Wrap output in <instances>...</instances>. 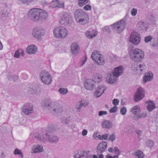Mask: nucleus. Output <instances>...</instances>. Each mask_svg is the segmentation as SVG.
<instances>
[{
	"mask_svg": "<svg viewBox=\"0 0 158 158\" xmlns=\"http://www.w3.org/2000/svg\"><path fill=\"white\" fill-rule=\"evenodd\" d=\"M40 77L42 82L46 85H49L52 81V78L50 74L46 71L43 70L41 72Z\"/></svg>",
	"mask_w": 158,
	"mask_h": 158,
	"instance_id": "7",
	"label": "nucleus"
},
{
	"mask_svg": "<svg viewBox=\"0 0 158 158\" xmlns=\"http://www.w3.org/2000/svg\"><path fill=\"white\" fill-rule=\"evenodd\" d=\"M140 40V38L139 35L136 32H132L129 38L130 42L135 45H137L139 44Z\"/></svg>",
	"mask_w": 158,
	"mask_h": 158,
	"instance_id": "10",
	"label": "nucleus"
},
{
	"mask_svg": "<svg viewBox=\"0 0 158 158\" xmlns=\"http://www.w3.org/2000/svg\"><path fill=\"white\" fill-rule=\"evenodd\" d=\"M53 33L55 38L58 39H64L68 35V30L65 27H58L55 28L53 30Z\"/></svg>",
	"mask_w": 158,
	"mask_h": 158,
	"instance_id": "3",
	"label": "nucleus"
},
{
	"mask_svg": "<svg viewBox=\"0 0 158 158\" xmlns=\"http://www.w3.org/2000/svg\"><path fill=\"white\" fill-rule=\"evenodd\" d=\"M37 49L36 46L33 44H31L27 47V52L29 54H34L36 52Z\"/></svg>",
	"mask_w": 158,
	"mask_h": 158,
	"instance_id": "26",
	"label": "nucleus"
},
{
	"mask_svg": "<svg viewBox=\"0 0 158 158\" xmlns=\"http://www.w3.org/2000/svg\"><path fill=\"white\" fill-rule=\"evenodd\" d=\"M97 35V32L94 30L87 31L85 33L86 36L89 38H92Z\"/></svg>",
	"mask_w": 158,
	"mask_h": 158,
	"instance_id": "27",
	"label": "nucleus"
},
{
	"mask_svg": "<svg viewBox=\"0 0 158 158\" xmlns=\"http://www.w3.org/2000/svg\"><path fill=\"white\" fill-rule=\"evenodd\" d=\"M137 26L139 29L143 31H146L148 29L149 27L148 24L147 23L142 20L138 22Z\"/></svg>",
	"mask_w": 158,
	"mask_h": 158,
	"instance_id": "20",
	"label": "nucleus"
},
{
	"mask_svg": "<svg viewBox=\"0 0 158 158\" xmlns=\"http://www.w3.org/2000/svg\"><path fill=\"white\" fill-rule=\"evenodd\" d=\"M127 109L125 107H123L120 110V113L122 115H124L126 114Z\"/></svg>",
	"mask_w": 158,
	"mask_h": 158,
	"instance_id": "44",
	"label": "nucleus"
},
{
	"mask_svg": "<svg viewBox=\"0 0 158 158\" xmlns=\"http://www.w3.org/2000/svg\"><path fill=\"white\" fill-rule=\"evenodd\" d=\"M118 77L115 76L112 73L110 74L107 77V81L110 84H113L115 83Z\"/></svg>",
	"mask_w": 158,
	"mask_h": 158,
	"instance_id": "22",
	"label": "nucleus"
},
{
	"mask_svg": "<svg viewBox=\"0 0 158 158\" xmlns=\"http://www.w3.org/2000/svg\"><path fill=\"white\" fill-rule=\"evenodd\" d=\"M148 146L150 148H151L154 145V143L151 140H149L147 141Z\"/></svg>",
	"mask_w": 158,
	"mask_h": 158,
	"instance_id": "52",
	"label": "nucleus"
},
{
	"mask_svg": "<svg viewBox=\"0 0 158 158\" xmlns=\"http://www.w3.org/2000/svg\"><path fill=\"white\" fill-rule=\"evenodd\" d=\"M71 52L74 55H77L79 52V47L78 45L76 43H73L71 46Z\"/></svg>",
	"mask_w": 158,
	"mask_h": 158,
	"instance_id": "23",
	"label": "nucleus"
},
{
	"mask_svg": "<svg viewBox=\"0 0 158 158\" xmlns=\"http://www.w3.org/2000/svg\"><path fill=\"white\" fill-rule=\"evenodd\" d=\"M79 102L80 103L82 107H84L87 106L89 104V102L86 101L81 100V101Z\"/></svg>",
	"mask_w": 158,
	"mask_h": 158,
	"instance_id": "45",
	"label": "nucleus"
},
{
	"mask_svg": "<svg viewBox=\"0 0 158 158\" xmlns=\"http://www.w3.org/2000/svg\"><path fill=\"white\" fill-rule=\"evenodd\" d=\"M60 93L62 95H64L68 92V90L66 89L60 88L59 90Z\"/></svg>",
	"mask_w": 158,
	"mask_h": 158,
	"instance_id": "42",
	"label": "nucleus"
},
{
	"mask_svg": "<svg viewBox=\"0 0 158 158\" xmlns=\"http://www.w3.org/2000/svg\"><path fill=\"white\" fill-rule=\"evenodd\" d=\"M40 9L33 8L31 9L29 11V15L31 19L33 21L40 19Z\"/></svg>",
	"mask_w": 158,
	"mask_h": 158,
	"instance_id": "9",
	"label": "nucleus"
},
{
	"mask_svg": "<svg viewBox=\"0 0 158 158\" xmlns=\"http://www.w3.org/2000/svg\"><path fill=\"white\" fill-rule=\"evenodd\" d=\"M20 55L23 56L24 55V51L21 49H19L15 51L14 56L15 57L18 58L20 57Z\"/></svg>",
	"mask_w": 158,
	"mask_h": 158,
	"instance_id": "33",
	"label": "nucleus"
},
{
	"mask_svg": "<svg viewBox=\"0 0 158 158\" xmlns=\"http://www.w3.org/2000/svg\"><path fill=\"white\" fill-rule=\"evenodd\" d=\"M57 7L58 8H63L64 7V2L60 3V2L58 0V2L57 3Z\"/></svg>",
	"mask_w": 158,
	"mask_h": 158,
	"instance_id": "55",
	"label": "nucleus"
},
{
	"mask_svg": "<svg viewBox=\"0 0 158 158\" xmlns=\"http://www.w3.org/2000/svg\"><path fill=\"white\" fill-rule=\"evenodd\" d=\"M147 110L149 112H151L156 108L155 102L153 101H149L147 102Z\"/></svg>",
	"mask_w": 158,
	"mask_h": 158,
	"instance_id": "28",
	"label": "nucleus"
},
{
	"mask_svg": "<svg viewBox=\"0 0 158 158\" xmlns=\"http://www.w3.org/2000/svg\"><path fill=\"white\" fill-rule=\"evenodd\" d=\"M137 13V9L134 8L131 11V14L133 16H135L136 15Z\"/></svg>",
	"mask_w": 158,
	"mask_h": 158,
	"instance_id": "54",
	"label": "nucleus"
},
{
	"mask_svg": "<svg viewBox=\"0 0 158 158\" xmlns=\"http://www.w3.org/2000/svg\"><path fill=\"white\" fill-rule=\"evenodd\" d=\"M144 90L143 88H138L135 95V101L137 102L142 99L144 97Z\"/></svg>",
	"mask_w": 158,
	"mask_h": 158,
	"instance_id": "12",
	"label": "nucleus"
},
{
	"mask_svg": "<svg viewBox=\"0 0 158 158\" xmlns=\"http://www.w3.org/2000/svg\"><path fill=\"white\" fill-rule=\"evenodd\" d=\"M102 127L106 129H110L113 126L112 123L109 120H106L102 124Z\"/></svg>",
	"mask_w": 158,
	"mask_h": 158,
	"instance_id": "30",
	"label": "nucleus"
},
{
	"mask_svg": "<svg viewBox=\"0 0 158 158\" xmlns=\"http://www.w3.org/2000/svg\"><path fill=\"white\" fill-rule=\"evenodd\" d=\"M86 61V59L85 58L82 59L80 62L78 63V65L80 66H83L85 63Z\"/></svg>",
	"mask_w": 158,
	"mask_h": 158,
	"instance_id": "56",
	"label": "nucleus"
},
{
	"mask_svg": "<svg viewBox=\"0 0 158 158\" xmlns=\"http://www.w3.org/2000/svg\"><path fill=\"white\" fill-rule=\"evenodd\" d=\"M87 132H88L86 130V129L83 130L82 132V135L84 136L86 135L87 134Z\"/></svg>",
	"mask_w": 158,
	"mask_h": 158,
	"instance_id": "63",
	"label": "nucleus"
},
{
	"mask_svg": "<svg viewBox=\"0 0 158 158\" xmlns=\"http://www.w3.org/2000/svg\"><path fill=\"white\" fill-rule=\"evenodd\" d=\"M126 23L124 20L122 19L114 23L111 26L113 27V29L118 33H121L125 28Z\"/></svg>",
	"mask_w": 158,
	"mask_h": 158,
	"instance_id": "6",
	"label": "nucleus"
},
{
	"mask_svg": "<svg viewBox=\"0 0 158 158\" xmlns=\"http://www.w3.org/2000/svg\"><path fill=\"white\" fill-rule=\"evenodd\" d=\"M74 14L76 21L80 24L84 25L88 23L89 19L88 15L82 10L77 9L75 11Z\"/></svg>",
	"mask_w": 158,
	"mask_h": 158,
	"instance_id": "2",
	"label": "nucleus"
},
{
	"mask_svg": "<svg viewBox=\"0 0 158 158\" xmlns=\"http://www.w3.org/2000/svg\"><path fill=\"white\" fill-rule=\"evenodd\" d=\"M84 86L86 89L93 90L95 87L94 81L91 79L86 80L84 82Z\"/></svg>",
	"mask_w": 158,
	"mask_h": 158,
	"instance_id": "13",
	"label": "nucleus"
},
{
	"mask_svg": "<svg viewBox=\"0 0 158 158\" xmlns=\"http://www.w3.org/2000/svg\"><path fill=\"white\" fill-rule=\"evenodd\" d=\"M10 14V11L7 9H5L1 11L0 15L1 18H6L9 16Z\"/></svg>",
	"mask_w": 158,
	"mask_h": 158,
	"instance_id": "32",
	"label": "nucleus"
},
{
	"mask_svg": "<svg viewBox=\"0 0 158 158\" xmlns=\"http://www.w3.org/2000/svg\"><path fill=\"white\" fill-rule=\"evenodd\" d=\"M48 129L51 132H53L56 130L57 127L54 124H51L48 126Z\"/></svg>",
	"mask_w": 158,
	"mask_h": 158,
	"instance_id": "39",
	"label": "nucleus"
},
{
	"mask_svg": "<svg viewBox=\"0 0 158 158\" xmlns=\"http://www.w3.org/2000/svg\"><path fill=\"white\" fill-rule=\"evenodd\" d=\"M91 57L93 60L97 64L103 65L105 64V60L103 56L99 52L95 51L93 52L92 54Z\"/></svg>",
	"mask_w": 158,
	"mask_h": 158,
	"instance_id": "5",
	"label": "nucleus"
},
{
	"mask_svg": "<svg viewBox=\"0 0 158 158\" xmlns=\"http://www.w3.org/2000/svg\"><path fill=\"white\" fill-rule=\"evenodd\" d=\"M83 9L85 10H89L91 9V6L90 5L87 4L83 7Z\"/></svg>",
	"mask_w": 158,
	"mask_h": 158,
	"instance_id": "57",
	"label": "nucleus"
},
{
	"mask_svg": "<svg viewBox=\"0 0 158 158\" xmlns=\"http://www.w3.org/2000/svg\"><path fill=\"white\" fill-rule=\"evenodd\" d=\"M118 107L117 106H115L111 108L109 112L110 113H114L116 112L117 110Z\"/></svg>",
	"mask_w": 158,
	"mask_h": 158,
	"instance_id": "51",
	"label": "nucleus"
},
{
	"mask_svg": "<svg viewBox=\"0 0 158 158\" xmlns=\"http://www.w3.org/2000/svg\"><path fill=\"white\" fill-rule=\"evenodd\" d=\"M31 136L33 139H36L41 142L44 143L46 141H48L51 143H57L59 140V138L57 136L51 135L47 133L43 136H41L37 133H31Z\"/></svg>",
	"mask_w": 158,
	"mask_h": 158,
	"instance_id": "1",
	"label": "nucleus"
},
{
	"mask_svg": "<svg viewBox=\"0 0 158 158\" xmlns=\"http://www.w3.org/2000/svg\"><path fill=\"white\" fill-rule=\"evenodd\" d=\"M152 39V37L149 35L145 37L144 38V41L146 43H148Z\"/></svg>",
	"mask_w": 158,
	"mask_h": 158,
	"instance_id": "47",
	"label": "nucleus"
},
{
	"mask_svg": "<svg viewBox=\"0 0 158 158\" xmlns=\"http://www.w3.org/2000/svg\"><path fill=\"white\" fill-rule=\"evenodd\" d=\"M53 102L50 100L45 99L42 101L41 103L42 106L43 107L47 108L49 110V108Z\"/></svg>",
	"mask_w": 158,
	"mask_h": 158,
	"instance_id": "25",
	"label": "nucleus"
},
{
	"mask_svg": "<svg viewBox=\"0 0 158 158\" xmlns=\"http://www.w3.org/2000/svg\"><path fill=\"white\" fill-rule=\"evenodd\" d=\"M109 140H111L112 142L113 141L115 140L116 137L114 134H112L109 135Z\"/></svg>",
	"mask_w": 158,
	"mask_h": 158,
	"instance_id": "50",
	"label": "nucleus"
},
{
	"mask_svg": "<svg viewBox=\"0 0 158 158\" xmlns=\"http://www.w3.org/2000/svg\"><path fill=\"white\" fill-rule=\"evenodd\" d=\"M139 68V65L136 66V69L135 72L138 74H141L142 73V72L140 71V69Z\"/></svg>",
	"mask_w": 158,
	"mask_h": 158,
	"instance_id": "61",
	"label": "nucleus"
},
{
	"mask_svg": "<svg viewBox=\"0 0 158 158\" xmlns=\"http://www.w3.org/2000/svg\"><path fill=\"white\" fill-rule=\"evenodd\" d=\"M22 110L25 114H29L33 111V106L31 103L25 104L22 109Z\"/></svg>",
	"mask_w": 158,
	"mask_h": 158,
	"instance_id": "14",
	"label": "nucleus"
},
{
	"mask_svg": "<svg viewBox=\"0 0 158 158\" xmlns=\"http://www.w3.org/2000/svg\"><path fill=\"white\" fill-rule=\"evenodd\" d=\"M135 155L137 156V158H144V155L141 151L138 150L135 153Z\"/></svg>",
	"mask_w": 158,
	"mask_h": 158,
	"instance_id": "37",
	"label": "nucleus"
},
{
	"mask_svg": "<svg viewBox=\"0 0 158 158\" xmlns=\"http://www.w3.org/2000/svg\"><path fill=\"white\" fill-rule=\"evenodd\" d=\"M140 111V108L139 105H136L134 106L131 110L132 113L135 115L138 114Z\"/></svg>",
	"mask_w": 158,
	"mask_h": 158,
	"instance_id": "34",
	"label": "nucleus"
},
{
	"mask_svg": "<svg viewBox=\"0 0 158 158\" xmlns=\"http://www.w3.org/2000/svg\"><path fill=\"white\" fill-rule=\"evenodd\" d=\"M78 4L80 6H82L88 2V0H78Z\"/></svg>",
	"mask_w": 158,
	"mask_h": 158,
	"instance_id": "40",
	"label": "nucleus"
},
{
	"mask_svg": "<svg viewBox=\"0 0 158 158\" xmlns=\"http://www.w3.org/2000/svg\"><path fill=\"white\" fill-rule=\"evenodd\" d=\"M123 68V67L121 66L116 67L114 68L112 73L113 74H114L115 76L118 77L123 73L124 71Z\"/></svg>",
	"mask_w": 158,
	"mask_h": 158,
	"instance_id": "19",
	"label": "nucleus"
},
{
	"mask_svg": "<svg viewBox=\"0 0 158 158\" xmlns=\"http://www.w3.org/2000/svg\"><path fill=\"white\" fill-rule=\"evenodd\" d=\"M61 123L64 125L67 124L69 123L70 122L69 117L65 118L63 117L61 119Z\"/></svg>",
	"mask_w": 158,
	"mask_h": 158,
	"instance_id": "36",
	"label": "nucleus"
},
{
	"mask_svg": "<svg viewBox=\"0 0 158 158\" xmlns=\"http://www.w3.org/2000/svg\"><path fill=\"white\" fill-rule=\"evenodd\" d=\"M136 66L137 65H132L131 66V69L134 71V72H136Z\"/></svg>",
	"mask_w": 158,
	"mask_h": 158,
	"instance_id": "64",
	"label": "nucleus"
},
{
	"mask_svg": "<svg viewBox=\"0 0 158 158\" xmlns=\"http://www.w3.org/2000/svg\"><path fill=\"white\" fill-rule=\"evenodd\" d=\"M147 116V114L146 112H144L140 114L138 116V117L139 118H143L146 117Z\"/></svg>",
	"mask_w": 158,
	"mask_h": 158,
	"instance_id": "60",
	"label": "nucleus"
},
{
	"mask_svg": "<svg viewBox=\"0 0 158 158\" xmlns=\"http://www.w3.org/2000/svg\"><path fill=\"white\" fill-rule=\"evenodd\" d=\"M32 153H40L44 152L43 147L41 145L34 144L32 148Z\"/></svg>",
	"mask_w": 158,
	"mask_h": 158,
	"instance_id": "18",
	"label": "nucleus"
},
{
	"mask_svg": "<svg viewBox=\"0 0 158 158\" xmlns=\"http://www.w3.org/2000/svg\"><path fill=\"white\" fill-rule=\"evenodd\" d=\"M89 151H81L78 152L77 153L73 155L74 158H86L87 156Z\"/></svg>",
	"mask_w": 158,
	"mask_h": 158,
	"instance_id": "21",
	"label": "nucleus"
},
{
	"mask_svg": "<svg viewBox=\"0 0 158 158\" xmlns=\"http://www.w3.org/2000/svg\"><path fill=\"white\" fill-rule=\"evenodd\" d=\"M71 21V16L67 13H64L61 17V23L65 25L70 23Z\"/></svg>",
	"mask_w": 158,
	"mask_h": 158,
	"instance_id": "15",
	"label": "nucleus"
},
{
	"mask_svg": "<svg viewBox=\"0 0 158 158\" xmlns=\"http://www.w3.org/2000/svg\"><path fill=\"white\" fill-rule=\"evenodd\" d=\"M107 112L106 111H101L98 112V116H102L103 115H106Z\"/></svg>",
	"mask_w": 158,
	"mask_h": 158,
	"instance_id": "59",
	"label": "nucleus"
},
{
	"mask_svg": "<svg viewBox=\"0 0 158 158\" xmlns=\"http://www.w3.org/2000/svg\"><path fill=\"white\" fill-rule=\"evenodd\" d=\"M49 111L55 113H61L63 111L62 107L59 101L53 102Z\"/></svg>",
	"mask_w": 158,
	"mask_h": 158,
	"instance_id": "8",
	"label": "nucleus"
},
{
	"mask_svg": "<svg viewBox=\"0 0 158 158\" xmlns=\"http://www.w3.org/2000/svg\"><path fill=\"white\" fill-rule=\"evenodd\" d=\"M82 107L81 105L80 102H79L78 104H77L76 106V109L78 112H80L81 111V109Z\"/></svg>",
	"mask_w": 158,
	"mask_h": 158,
	"instance_id": "53",
	"label": "nucleus"
},
{
	"mask_svg": "<svg viewBox=\"0 0 158 158\" xmlns=\"http://www.w3.org/2000/svg\"><path fill=\"white\" fill-rule=\"evenodd\" d=\"M153 78V74L151 72H150L145 73L143 78L144 83H146L147 81H150Z\"/></svg>",
	"mask_w": 158,
	"mask_h": 158,
	"instance_id": "24",
	"label": "nucleus"
},
{
	"mask_svg": "<svg viewBox=\"0 0 158 158\" xmlns=\"http://www.w3.org/2000/svg\"><path fill=\"white\" fill-rule=\"evenodd\" d=\"M113 151L115 154L118 155H119L121 154V152L118 147H114L113 148Z\"/></svg>",
	"mask_w": 158,
	"mask_h": 158,
	"instance_id": "41",
	"label": "nucleus"
},
{
	"mask_svg": "<svg viewBox=\"0 0 158 158\" xmlns=\"http://www.w3.org/2000/svg\"><path fill=\"white\" fill-rule=\"evenodd\" d=\"M119 101L117 99H114L112 101V103L114 106H117L119 104Z\"/></svg>",
	"mask_w": 158,
	"mask_h": 158,
	"instance_id": "58",
	"label": "nucleus"
},
{
	"mask_svg": "<svg viewBox=\"0 0 158 158\" xmlns=\"http://www.w3.org/2000/svg\"><path fill=\"white\" fill-rule=\"evenodd\" d=\"M34 0H20V1L24 4H29L32 2Z\"/></svg>",
	"mask_w": 158,
	"mask_h": 158,
	"instance_id": "48",
	"label": "nucleus"
},
{
	"mask_svg": "<svg viewBox=\"0 0 158 158\" xmlns=\"http://www.w3.org/2000/svg\"><path fill=\"white\" fill-rule=\"evenodd\" d=\"M138 65L139 66V68L140 69V71H142V73L143 72V71L146 68V66L145 64L144 63H143L141 64H139Z\"/></svg>",
	"mask_w": 158,
	"mask_h": 158,
	"instance_id": "43",
	"label": "nucleus"
},
{
	"mask_svg": "<svg viewBox=\"0 0 158 158\" xmlns=\"http://www.w3.org/2000/svg\"><path fill=\"white\" fill-rule=\"evenodd\" d=\"M93 78L97 82H100L102 79V75L98 73H94L93 74Z\"/></svg>",
	"mask_w": 158,
	"mask_h": 158,
	"instance_id": "31",
	"label": "nucleus"
},
{
	"mask_svg": "<svg viewBox=\"0 0 158 158\" xmlns=\"http://www.w3.org/2000/svg\"><path fill=\"white\" fill-rule=\"evenodd\" d=\"M57 2H58V0H56L55 1H52L50 4L51 6L53 8L57 7V6H57Z\"/></svg>",
	"mask_w": 158,
	"mask_h": 158,
	"instance_id": "46",
	"label": "nucleus"
},
{
	"mask_svg": "<svg viewBox=\"0 0 158 158\" xmlns=\"http://www.w3.org/2000/svg\"><path fill=\"white\" fill-rule=\"evenodd\" d=\"M106 89V88L103 85L99 86L96 89L94 93V95L96 98H98L101 96Z\"/></svg>",
	"mask_w": 158,
	"mask_h": 158,
	"instance_id": "16",
	"label": "nucleus"
},
{
	"mask_svg": "<svg viewBox=\"0 0 158 158\" xmlns=\"http://www.w3.org/2000/svg\"><path fill=\"white\" fill-rule=\"evenodd\" d=\"M107 146V143L105 141H102L98 145L97 148V152L98 153H102L104 150Z\"/></svg>",
	"mask_w": 158,
	"mask_h": 158,
	"instance_id": "17",
	"label": "nucleus"
},
{
	"mask_svg": "<svg viewBox=\"0 0 158 158\" xmlns=\"http://www.w3.org/2000/svg\"><path fill=\"white\" fill-rule=\"evenodd\" d=\"M130 56L132 60L139 62L143 58L144 53L141 50L136 48L131 51Z\"/></svg>",
	"mask_w": 158,
	"mask_h": 158,
	"instance_id": "4",
	"label": "nucleus"
},
{
	"mask_svg": "<svg viewBox=\"0 0 158 158\" xmlns=\"http://www.w3.org/2000/svg\"><path fill=\"white\" fill-rule=\"evenodd\" d=\"M136 133L138 135L139 138H140V136L141 135L142 131L141 130H139L136 131Z\"/></svg>",
	"mask_w": 158,
	"mask_h": 158,
	"instance_id": "62",
	"label": "nucleus"
},
{
	"mask_svg": "<svg viewBox=\"0 0 158 158\" xmlns=\"http://www.w3.org/2000/svg\"><path fill=\"white\" fill-rule=\"evenodd\" d=\"M39 17L40 19L46 20L48 17L47 12L43 10H40Z\"/></svg>",
	"mask_w": 158,
	"mask_h": 158,
	"instance_id": "29",
	"label": "nucleus"
},
{
	"mask_svg": "<svg viewBox=\"0 0 158 158\" xmlns=\"http://www.w3.org/2000/svg\"><path fill=\"white\" fill-rule=\"evenodd\" d=\"M99 138L101 140H106L108 137V135L105 134L102 135H99Z\"/></svg>",
	"mask_w": 158,
	"mask_h": 158,
	"instance_id": "49",
	"label": "nucleus"
},
{
	"mask_svg": "<svg viewBox=\"0 0 158 158\" xmlns=\"http://www.w3.org/2000/svg\"><path fill=\"white\" fill-rule=\"evenodd\" d=\"M14 154L15 155H19L21 158H23V153L21 152V151L19 149H15L14 152Z\"/></svg>",
	"mask_w": 158,
	"mask_h": 158,
	"instance_id": "38",
	"label": "nucleus"
},
{
	"mask_svg": "<svg viewBox=\"0 0 158 158\" xmlns=\"http://www.w3.org/2000/svg\"><path fill=\"white\" fill-rule=\"evenodd\" d=\"M44 31L43 29L38 27H35L33 30L32 35L36 39L40 40L41 37L44 35Z\"/></svg>",
	"mask_w": 158,
	"mask_h": 158,
	"instance_id": "11",
	"label": "nucleus"
},
{
	"mask_svg": "<svg viewBox=\"0 0 158 158\" xmlns=\"http://www.w3.org/2000/svg\"><path fill=\"white\" fill-rule=\"evenodd\" d=\"M7 77L9 80L12 81H15L18 79V76L12 75L9 73L7 75Z\"/></svg>",
	"mask_w": 158,
	"mask_h": 158,
	"instance_id": "35",
	"label": "nucleus"
}]
</instances>
